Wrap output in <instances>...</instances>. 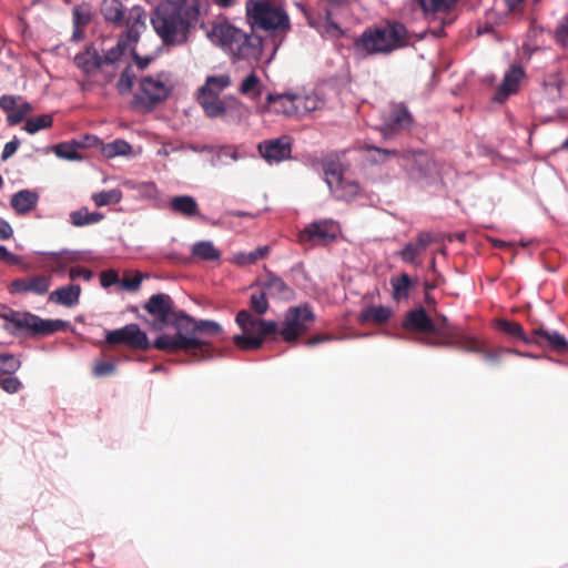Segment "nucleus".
<instances>
[{"mask_svg": "<svg viewBox=\"0 0 568 568\" xmlns=\"http://www.w3.org/2000/svg\"><path fill=\"white\" fill-rule=\"evenodd\" d=\"M207 37L232 59L248 63L261 61L266 45L260 36H248L226 22L214 24Z\"/></svg>", "mask_w": 568, "mask_h": 568, "instance_id": "f257e3e1", "label": "nucleus"}, {"mask_svg": "<svg viewBox=\"0 0 568 568\" xmlns=\"http://www.w3.org/2000/svg\"><path fill=\"white\" fill-rule=\"evenodd\" d=\"M169 326L174 329V333L159 335L153 343L155 348L171 353L183 351L200 358L211 356L212 346L196 335L194 318L179 313L166 327Z\"/></svg>", "mask_w": 568, "mask_h": 568, "instance_id": "f03ea898", "label": "nucleus"}, {"mask_svg": "<svg viewBox=\"0 0 568 568\" xmlns=\"http://www.w3.org/2000/svg\"><path fill=\"white\" fill-rule=\"evenodd\" d=\"M408 43V32L398 22L367 29L356 41V48L366 54L389 53Z\"/></svg>", "mask_w": 568, "mask_h": 568, "instance_id": "7ed1b4c3", "label": "nucleus"}, {"mask_svg": "<svg viewBox=\"0 0 568 568\" xmlns=\"http://www.w3.org/2000/svg\"><path fill=\"white\" fill-rule=\"evenodd\" d=\"M245 10L253 28L278 34L290 29V18L278 0H246Z\"/></svg>", "mask_w": 568, "mask_h": 568, "instance_id": "20e7f679", "label": "nucleus"}, {"mask_svg": "<svg viewBox=\"0 0 568 568\" xmlns=\"http://www.w3.org/2000/svg\"><path fill=\"white\" fill-rule=\"evenodd\" d=\"M235 322L242 333L233 336L234 344L243 351L257 349L268 334L277 331L275 321H264L248 310L236 314Z\"/></svg>", "mask_w": 568, "mask_h": 568, "instance_id": "39448f33", "label": "nucleus"}, {"mask_svg": "<svg viewBox=\"0 0 568 568\" xmlns=\"http://www.w3.org/2000/svg\"><path fill=\"white\" fill-rule=\"evenodd\" d=\"M156 33L168 43L182 42L185 39L186 23L181 7L173 1L160 3L151 19Z\"/></svg>", "mask_w": 568, "mask_h": 568, "instance_id": "423d86ee", "label": "nucleus"}, {"mask_svg": "<svg viewBox=\"0 0 568 568\" xmlns=\"http://www.w3.org/2000/svg\"><path fill=\"white\" fill-rule=\"evenodd\" d=\"M197 102L211 119H222L231 124H239L244 119L245 105L235 95L197 98Z\"/></svg>", "mask_w": 568, "mask_h": 568, "instance_id": "0eeeda50", "label": "nucleus"}, {"mask_svg": "<svg viewBox=\"0 0 568 568\" xmlns=\"http://www.w3.org/2000/svg\"><path fill=\"white\" fill-rule=\"evenodd\" d=\"M16 329L30 331L34 334L48 335L62 331L69 326V323L62 320H43L31 313L9 312L3 315Z\"/></svg>", "mask_w": 568, "mask_h": 568, "instance_id": "6e6552de", "label": "nucleus"}, {"mask_svg": "<svg viewBox=\"0 0 568 568\" xmlns=\"http://www.w3.org/2000/svg\"><path fill=\"white\" fill-rule=\"evenodd\" d=\"M314 320L315 316L308 306L290 307L278 334L285 342H295L308 331Z\"/></svg>", "mask_w": 568, "mask_h": 568, "instance_id": "1a4fd4ad", "label": "nucleus"}, {"mask_svg": "<svg viewBox=\"0 0 568 568\" xmlns=\"http://www.w3.org/2000/svg\"><path fill=\"white\" fill-rule=\"evenodd\" d=\"M325 182L335 197L341 200H352L358 192L359 186L356 182L344 176L343 170L338 164H327L324 166Z\"/></svg>", "mask_w": 568, "mask_h": 568, "instance_id": "9d476101", "label": "nucleus"}, {"mask_svg": "<svg viewBox=\"0 0 568 568\" xmlns=\"http://www.w3.org/2000/svg\"><path fill=\"white\" fill-rule=\"evenodd\" d=\"M173 87V80L166 72L145 77L140 82V91L143 99L151 103L165 100Z\"/></svg>", "mask_w": 568, "mask_h": 568, "instance_id": "9b49d317", "label": "nucleus"}, {"mask_svg": "<svg viewBox=\"0 0 568 568\" xmlns=\"http://www.w3.org/2000/svg\"><path fill=\"white\" fill-rule=\"evenodd\" d=\"M105 341L109 344H123L134 349H148L150 347L146 334L136 324H129L119 329L106 332Z\"/></svg>", "mask_w": 568, "mask_h": 568, "instance_id": "f8f14e48", "label": "nucleus"}, {"mask_svg": "<svg viewBox=\"0 0 568 568\" xmlns=\"http://www.w3.org/2000/svg\"><path fill=\"white\" fill-rule=\"evenodd\" d=\"M145 310L154 316L152 328L162 331L179 314L172 308V300L166 294H155L145 304Z\"/></svg>", "mask_w": 568, "mask_h": 568, "instance_id": "ddd939ff", "label": "nucleus"}, {"mask_svg": "<svg viewBox=\"0 0 568 568\" xmlns=\"http://www.w3.org/2000/svg\"><path fill=\"white\" fill-rule=\"evenodd\" d=\"M293 99V106L296 108L294 113L295 119H301L307 114L323 109L325 105V99L314 90H297L291 91Z\"/></svg>", "mask_w": 568, "mask_h": 568, "instance_id": "4468645a", "label": "nucleus"}, {"mask_svg": "<svg viewBox=\"0 0 568 568\" xmlns=\"http://www.w3.org/2000/svg\"><path fill=\"white\" fill-rule=\"evenodd\" d=\"M293 104L291 91L284 93H268L265 98V104L257 105L256 112L262 115L274 112L287 118H294L296 108L293 106Z\"/></svg>", "mask_w": 568, "mask_h": 568, "instance_id": "2eb2a0df", "label": "nucleus"}, {"mask_svg": "<svg viewBox=\"0 0 568 568\" xmlns=\"http://www.w3.org/2000/svg\"><path fill=\"white\" fill-rule=\"evenodd\" d=\"M339 232L338 226L333 221L316 222L307 226L301 234L300 241H312L318 244H326L333 241Z\"/></svg>", "mask_w": 568, "mask_h": 568, "instance_id": "dca6fc26", "label": "nucleus"}, {"mask_svg": "<svg viewBox=\"0 0 568 568\" xmlns=\"http://www.w3.org/2000/svg\"><path fill=\"white\" fill-rule=\"evenodd\" d=\"M51 286V277L39 275L27 278H18L9 286L11 294L34 293L38 295L45 294Z\"/></svg>", "mask_w": 568, "mask_h": 568, "instance_id": "f3484780", "label": "nucleus"}, {"mask_svg": "<svg viewBox=\"0 0 568 568\" xmlns=\"http://www.w3.org/2000/svg\"><path fill=\"white\" fill-rule=\"evenodd\" d=\"M258 151L267 162H280L290 156L291 148L288 141L282 138L261 143Z\"/></svg>", "mask_w": 568, "mask_h": 568, "instance_id": "a211bd4d", "label": "nucleus"}, {"mask_svg": "<svg viewBox=\"0 0 568 568\" xmlns=\"http://www.w3.org/2000/svg\"><path fill=\"white\" fill-rule=\"evenodd\" d=\"M524 77V71L520 67H511L504 75L503 82L499 85L494 98L497 102L505 101L510 94L517 92L519 83Z\"/></svg>", "mask_w": 568, "mask_h": 568, "instance_id": "6ab92c4d", "label": "nucleus"}, {"mask_svg": "<svg viewBox=\"0 0 568 568\" xmlns=\"http://www.w3.org/2000/svg\"><path fill=\"white\" fill-rule=\"evenodd\" d=\"M232 84L230 74L221 73L210 75L205 79L204 84L199 89L197 98H216Z\"/></svg>", "mask_w": 568, "mask_h": 568, "instance_id": "aec40b11", "label": "nucleus"}, {"mask_svg": "<svg viewBox=\"0 0 568 568\" xmlns=\"http://www.w3.org/2000/svg\"><path fill=\"white\" fill-rule=\"evenodd\" d=\"M264 84L255 72L246 74L239 84L237 92L253 102L260 101Z\"/></svg>", "mask_w": 568, "mask_h": 568, "instance_id": "412c9836", "label": "nucleus"}, {"mask_svg": "<svg viewBox=\"0 0 568 568\" xmlns=\"http://www.w3.org/2000/svg\"><path fill=\"white\" fill-rule=\"evenodd\" d=\"M404 327L410 331L436 333V327L423 308L412 311L407 314Z\"/></svg>", "mask_w": 568, "mask_h": 568, "instance_id": "4be33fe9", "label": "nucleus"}, {"mask_svg": "<svg viewBox=\"0 0 568 568\" xmlns=\"http://www.w3.org/2000/svg\"><path fill=\"white\" fill-rule=\"evenodd\" d=\"M80 294L79 285H65L51 292L49 301L65 307H73L79 303Z\"/></svg>", "mask_w": 568, "mask_h": 568, "instance_id": "5701e85b", "label": "nucleus"}, {"mask_svg": "<svg viewBox=\"0 0 568 568\" xmlns=\"http://www.w3.org/2000/svg\"><path fill=\"white\" fill-rule=\"evenodd\" d=\"M85 141L87 142L72 141V142L60 143L54 146V153L60 159H64V160H69V161H79L82 159V156L78 152V149L84 148V146H91L92 145L91 141L98 142V139L87 136Z\"/></svg>", "mask_w": 568, "mask_h": 568, "instance_id": "b1692460", "label": "nucleus"}, {"mask_svg": "<svg viewBox=\"0 0 568 568\" xmlns=\"http://www.w3.org/2000/svg\"><path fill=\"white\" fill-rule=\"evenodd\" d=\"M38 194L30 190L17 192L11 197V206L19 214H24L33 210L38 202Z\"/></svg>", "mask_w": 568, "mask_h": 568, "instance_id": "393cba45", "label": "nucleus"}, {"mask_svg": "<svg viewBox=\"0 0 568 568\" xmlns=\"http://www.w3.org/2000/svg\"><path fill=\"white\" fill-rule=\"evenodd\" d=\"M392 308L383 305H375L365 308L359 316L363 323L383 324L387 322L392 315Z\"/></svg>", "mask_w": 568, "mask_h": 568, "instance_id": "a878e982", "label": "nucleus"}, {"mask_svg": "<svg viewBox=\"0 0 568 568\" xmlns=\"http://www.w3.org/2000/svg\"><path fill=\"white\" fill-rule=\"evenodd\" d=\"M263 290L267 295L281 300H290L293 297V291L288 287L282 278L271 276L264 284Z\"/></svg>", "mask_w": 568, "mask_h": 568, "instance_id": "bb28decb", "label": "nucleus"}, {"mask_svg": "<svg viewBox=\"0 0 568 568\" xmlns=\"http://www.w3.org/2000/svg\"><path fill=\"white\" fill-rule=\"evenodd\" d=\"M270 253V247L267 245L257 247L256 250L245 253V252H239L235 253L231 262L237 266L245 267L248 265H252L256 263L258 260L264 258Z\"/></svg>", "mask_w": 568, "mask_h": 568, "instance_id": "cd10ccee", "label": "nucleus"}, {"mask_svg": "<svg viewBox=\"0 0 568 568\" xmlns=\"http://www.w3.org/2000/svg\"><path fill=\"white\" fill-rule=\"evenodd\" d=\"M172 211L184 216H193L197 214V203L189 195L174 196L170 202Z\"/></svg>", "mask_w": 568, "mask_h": 568, "instance_id": "c85d7f7f", "label": "nucleus"}, {"mask_svg": "<svg viewBox=\"0 0 568 568\" xmlns=\"http://www.w3.org/2000/svg\"><path fill=\"white\" fill-rule=\"evenodd\" d=\"M100 62L97 51L91 48L74 57L75 65L85 73L93 72L100 65Z\"/></svg>", "mask_w": 568, "mask_h": 568, "instance_id": "c756f323", "label": "nucleus"}, {"mask_svg": "<svg viewBox=\"0 0 568 568\" xmlns=\"http://www.w3.org/2000/svg\"><path fill=\"white\" fill-rule=\"evenodd\" d=\"M192 254L203 261H217L220 251L210 241H201L192 246Z\"/></svg>", "mask_w": 568, "mask_h": 568, "instance_id": "7c9ffc66", "label": "nucleus"}, {"mask_svg": "<svg viewBox=\"0 0 568 568\" xmlns=\"http://www.w3.org/2000/svg\"><path fill=\"white\" fill-rule=\"evenodd\" d=\"M101 151L106 158H115L131 154L132 148L124 140H114L110 143L103 144Z\"/></svg>", "mask_w": 568, "mask_h": 568, "instance_id": "2f4dec72", "label": "nucleus"}, {"mask_svg": "<svg viewBox=\"0 0 568 568\" xmlns=\"http://www.w3.org/2000/svg\"><path fill=\"white\" fill-rule=\"evenodd\" d=\"M71 222L74 226H83L88 224L98 223L103 219L101 213L89 212L88 209H80L70 213Z\"/></svg>", "mask_w": 568, "mask_h": 568, "instance_id": "473e14b6", "label": "nucleus"}, {"mask_svg": "<svg viewBox=\"0 0 568 568\" xmlns=\"http://www.w3.org/2000/svg\"><path fill=\"white\" fill-rule=\"evenodd\" d=\"M101 11L108 21L119 23L123 19V6L120 0H104Z\"/></svg>", "mask_w": 568, "mask_h": 568, "instance_id": "72a5a7b5", "label": "nucleus"}, {"mask_svg": "<svg viewBox=\"0 0 568 568\" xmlns=\"http://www.w3.org/2000/svg\"><path fill=\"white\" fill-rule=\"evenodd\" d=\"M42 254L47 256L51 262L55 263L60 268L80 258L79 252L69 250H63L61 252H48Z\"/></svg>", "mask_w": 568, "mask_h": 568, "instance_id": "f704fd0d", "label": "nucleus"}, {"mask_svg": "<svg viewBox=\"0 0 568 568\" xmlns=\"http://www.w3.org/2000/svg\"><path fill=\"white\" fill-rule=\"evenodd\" d=\"M264 290L253 292L250 297L251 312L261 317L268 310V302Z\"/></svg>", "mask_w": 568, "mask_h": 568, "instance_id": "c9c22d12", "label": "nucleus"}, {"mask_svg": "<svg viewBox=\"0 0 568 568\" xmlns=\"http://www.w3.org/2000/svg\"><path fill=\"white\" fill-rule=\"evenodd\" d=\"M122 199V193L118 189L102 191L92 195L97 206H104L109 204L119 203Z\"/></svg>", "mask_w": 568, "mask_h": 568, "instance_id": "e433bc0d", "label": "nucleus"}, {"mask_svg": "<svg viewBox=\"0 0 568 568\" xmlns=\"http://www.w3.org/2000/svg\"><path fill=\"white\" fill-rule=\"evenodd\" d=\"M390 122L392 128L407 129L412 124V118L405 108L397 106L392 113Z\"/></svg>", "mask_w": 568, "mask_h": 568, "instance_id": "4c0bfd02", "label": "nucleus"}, {"mask_svg": "<svg viewBox=\"0 0 568 568\" xmlns=\"http://www.w3.org/2000/svg\"><path fill=\"white\" fill-rule=\"evenodd\" d=\"M222 326L214 321H195V333L207 335V336H217L222 333Z\"/></svg>", "mask_w": 568, "mask_h": 568, "instance_id": "58836bf2", "label": "nucleus"}, {"mask_svg": "<svg viewBox=\"0 0 568 568\" xmlns=\"http://www.w3.org/2000/svg\"><path fill=\"white\" fill-rule=\"evenodd\" d=\"M394 292V298L399 300L406 297L408 294V288L410 286V280L408 275L402 274L398 277H394L390 281Z\"/></svg>", "mask_w": 568, "mask_h": 568, "instance_id": "ea45409f", "label": "nucleus"}, {"mask_svg": "<svg viewBox=\"0 0 568 568\" xmlns=\"http://www.w3.org/2000/svg\"><path fill=\"white\" fill-rule=\"evenodd\" d=\"M52 124V118L49 114H42L40 116L29 119L26 123V131L29 134H34L42 129H47Z\"/></svg>", "mask_w": 568, "mask_h": 568, "instance_id": "a19ab883", "label": "nucleus"}, {"mask_svg": "<svg viewBox=\"0 0 568 568\" xmlns=\"http://www.w3.org/2000/svg\"><path fill=\"white\" fill-rule=\"evenodd\" d=\"M31 111L32 105L29 102L21 100L18 106H16V110L7 116V121L10 125H16L20 123Z\"/></svg>", "mask_w": 568, "mask_h": 568, "instance_id": "79ce46f5", "label": "nucleus"}, {"mask_svg": "<svg viewBox=\"0 0 568 568\" xmlns=\"http://www.w3.org/2000/svg\"><path fill=\"white\" fill-rule=\"evenodd\" d=\"M20 368V361L11 354L0 355V375L13 374Z\"/></svg>", "mask_w": 568, "mask_h": 568, "instance_id": "37998d69", "label": "nucleus"}, {"mask_svg": "<svg viewBox=\"0 0 568 568\" xmlns=\"http://www.w3.org/2000/svg\"><path fill=\"white\" fill-rule=\"evenodd\" d=\"M134 74L129 70H124L118 81V90L121 94L130 92L133 87Z\"/></svg>", "mask_w": 568, "mask_h": 568, "instance_id": "c03bdc74", "label": "nucleus"}, {"mask_svg": "<svg viewBox=\"0 0 568 568\" xmlns=\"http://www.w3.org/2000/svg\"><path fill=\"white\" fill-rule=\"evenodd\" d=\"M422 253V248L418 247V245L414 242L405 245V247L400 251L399 255L404 262L413 263L415 261V257L420 255Z\"/></svg>", "mask_w": 568, "mask_h": 568, "instance_id": "a18cd8bd", "label": "nucleus"}, {"mask_svg": "<svg viewBox=\"0 0 568 568\" xmlns=\"http://www.w3.org/2000/svg\"><path fill=\"white\" fill-rule=\"evenodd\" d=\"M73 18L77 27L87 24L91 18L90 9L84 4L75 7Z\"/></svg>", "mask_w": 568, "mask_h": 568, "instance_id": "49530a36", "label": "nucleus"}, {"mask_svg": "<svg viewBox=\"0 0 568 568\" xmlns=\"http://www.w3.org/2000/svg\"><path fill=\"white\" fill-rule=\"evenodd\" d=\"M22 384L17 377H7L0 379V388L9 394H14L21 388Z\"/></svg>", "mask_w": 568, "mask_h": 568, "instance_id": "de8ad7c7", "label": "nucleus"}, {"mask_svg": "<svg viewBox=\"0 0 568 568\" xmlns=\"http://www.w3.org/2000/svg\"><path fill=\"white\" fill-rule=\"evenodd\" d=\"M22 99L20 97H16V95H2L0 98V108L3 110V111H7V112H12L16 110V106H18V104L20 103Z\"/></svg>", "mask_w": 568, "mask_h": 568, "instance_id": "09e8293b", "label": "nucleus"}, {"mask_svg": "<svg viewBox=\"0 0 568 568\" xmlns=\"http://www.w3.org/2000/svg\"><path fill=\"white\" fill-rule=\"evenodd\" d=\"M499 327L501 331L508 333L509 335L514 337H524L523 328L519 324L513 323V322H500Z\"/></svg>", "mask_w": 568, "mask_h": 568, "instance_id": "8fccbe9b", "label": "nucleus"}, {"mask_svg": "<svg viewBox=\"0 0 568 568\" xmlns=\"http://www.w3.org/2000/svg\"><path fill=\"white\" fill-rule=\"evenodd\" d=\"M541 334L556 348H562L567 346V342L564 336L556 332H541Z\"/></svg>", "mask_w": 568, "mask_h": 568, "instance_id": "3c124183", "label": "nucleus"}, {"mask_svg": "<svg viewBox=\"0 0 568 568\" xmlns=\"http://www.w3.org/2000/svg\"><path fill=\"white\" fill-rule=\"evenodd\" d=\"M115 371V365L109 362L97 363L93 368V374L98 377L112 374Z\"/></svg>", "mask_w": 568, "mask_h": 568, "instance_id": "603ef678", "label": "nucleus"}, {"mask_svg": "<svg viewBox=\"0 0 568 568\" xmlns=\"http://www.w3.org/2000/svg\"><path fill=\"white\" fill-rule=\"evenodd\" d=\"M139 192L142 196L153 199L158 196V189L154 183L145 182L139 185Z\"/></svg>", "mask_w": 568, "mask_h": 568, "instance_id": "864d4df0", "label": "nucleus"}, {"mask_svg": "<svg viewBox=\"0 0 568 568\" xmlns=\"http://www.w3.org/2000/svg\"><path fill=\"white\" fill-rule=\"evenodd\" d=\"M556 38L559 42H568V16L564 18L556 31Z\"/></svg>", "mask_w": 568, "mask_h": 568, "instance_id": "5fc2aeb1", "label": "nucleus"}, {"mask_svg": "<svg viewBox=\"0 0 568 568\" xmlns=\"http://www.w3.org/2000/svg\"><path fill=\"white\" fill-rule=\"evenodd\" d=\"M0 261L6 262L8 264H20L21 258L8 251L4 246L0 245Z\"/></svg>", "mask_w": 568, "mask_h": 568, "instance_id": "6e6d98bb", "label": "nucleus"}, {"mask_svg": "<svg viewBox=\"0 0 568 568\" xmlns=\"http://www.w3.org/2000/svg\"><path fill=\"white\" fill-rule=\"evenodd\" d=\"M122 52H123V47H122V43L119 42L116 44V47L110 49L105 53L104 61L108 62V63H113V62L119 60V58L121 57Z\"/></svg>", "mask_w": 568, "mask_h": 568, "instance_id": "4d7b16f0", "label": "nucleus"}, {"mask_svg": "<svg viewBox=\"0 0 568 568\" xmlns=\"http://www.w3.org/2000/svg\"><path fill=\"white\" fill-rule=\"evenodd\" d=\"M119 281L118 273L113 270H109L101 275V285L103 287H109L115 284Z\"/></svg>", "mask_w": 568, "mask_h": 568, "instance_id": "13d9d810", "label": "nucleus"}, {"mask_svg": "<svg viewBox=\"0 0 568 568\" xmlns=\"http://www.w3.org/2000/svg\"><path fill=\"white\" fill-rule=\"evenodd\" d=\"M141 282H142V275H135L132 278H124L121 282V285L125 290L134 291L140 286Z\"/></svg>", "mask_w": 568, "mask_h": 568, "instance_id": "bf43d9fd", "label": "nucleus"}, {"mask_svg": "<svg viewBox=\"0 0 568 568\" xmlns=\"http://www.w3.org/2000/svg\"><path fill=\"white\" fill-rule=\"evenodd\" d=\"M79 277H82L85 281H89L92 277V274L90 271L83 268V267H75L70 270V278L77 280Z\"/></svg>", "mask_w": 568, "mask_h": 568, "instance_id": "052dcab7", "label": "nucleus"}, {"mask_svg": "<svg viewBox=\"0 0 568 568\" xmlns=\"http://www.w3.org/2000/svg\"><path fill=\"white\" fill-rule=\"evenodd\" d=\"M13 235V229L3 219H0V240H9Z\"/></svg>", "mask_w": 568, "mask_h": 568, "instance_id": "680f3d73", "label": "nucleus"}, {"mask_svg": "<svg viewBox=\"0 0 568 568\" xmlns=\"http://www.w3.org/2000/svg\"><path fill=\"white\" fill-rule=\"evenodd\" d=\"M546 91L548 95L555 100L556 98H559L561 94V84L557 81L550 82L546 85Z\"/></svg>", "mask_w": 568, "mask_h": 568, "instance_id": "e2e57ef3", "label": "nucleus"}, {"mask_svg": "<svg viewBox=\"0 0 568 568\" xmlns=\"http://www.w3.org/2000/svg\"><path fill=\"white\" fill-rule=\"evenodd\" d=\"M18 146H19L18 140H13V141L6 143V145L3 148V152H2V159L7 160L11 155H13L16 153Z\"/></svg>", "mask_w": 568, "mask_h": 568, "instance_id": "0e129e2a", "label": "nucleus"}, {"mask_svg": "<svg viewBox=\"0 0 568 568\" xmlns=\"http://www.w3.org/2000/svg\"><path fill=\"white\" fill-rule=\"evenodd\" d=\"M433 241V237L430 234L428 233H420L416 240V244L418 245V247L422 248V251L424 252L426 250V247L432 243Z\"/></svg>", "mask_w": 568, "mask_h": 568, "instance_id": "69168bd1", "label": "nucleus"}, {"mask_svg": "<svg viewBox=\"0 0 568 568\" xmlns=\"http://www.w3.org/2000/svg\"><path fill=\"white\" fill-rule=\"evenodd\" d=\"M326 32L332 37H338L342 34V30L339 29V27L333 22L327 23Z\"/></svg>", "mask_w": 568, "mask_h": 568, "instance_id": "338daca9", "label": "nucleus"}, {"mask_svg": "<svg viewBox=\"0 0 568 568\" xmlns=\"http://www.w3.org/2000/svg\"><path fill=\"white\" fill-rule=\"evenodd\" d=\"M134 58H135L136 64L140 69L146 68L149 65V63L151 62L150 57L140 58V57L135 55Z\"/></svg>", "mask_w": 568, "mask_h": 568, "instance_id": "774afa93", "label": "nucleus"}]
</instances>
